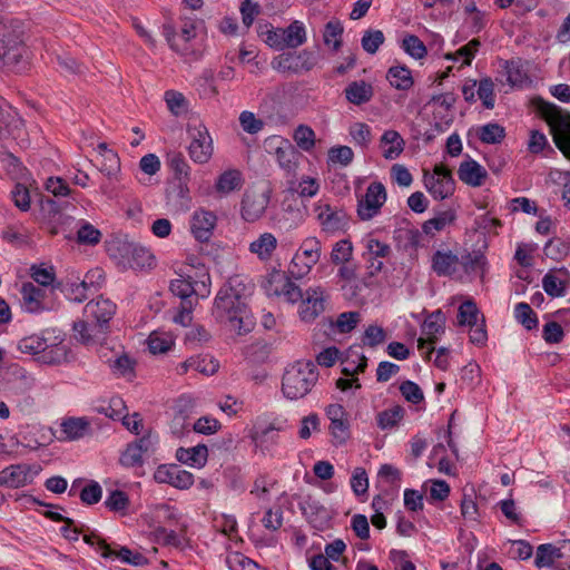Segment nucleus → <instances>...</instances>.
Listing matches in <instances>:
<instances>
[{"instance_id":"f257e3e1","label":"nucleus","mask_w":570,"mask_h":570,"mask_svg":"<svg viewBox=\"0 0 570 570\" xmlns=\"http://www.w3.org/2000/svg\"><path fill=\"white\" fill-rule=\"evenodd\" d=\"M253 291V284L236 275L229 277L218 291L213 306L215 320L225 324L238 335L248 334L255 325L248 308L247 298Z\"/></svg>"},{"instance_id":"f03ea898","label":"nucleus","mask_w":570,"mask_h":570,"mask_svg":"<svg viewBox=\"0 0 570 570\" xmlns=\"http://www.w3.org/2000/svg\"><path fill=\"white\" fill-rule=\"evenodd\" d=\"M116 304L99 296L88 302L83 308L86 321L73 324L75 337L83 344L101 343L109 327V321L116 314Z\"/></svg>"},{"instance_id":"7ed1b4c3","label":"nucleus","mask_w":570,"mask_h":570,"mask_svg":"<svg viewBox=\"0 0 570 570\" xmlns=\"http://www.w3.org/2000/svg\"><path fill=\"white\" fill-rule=\"evenodd\" d=\"M484 264L482 254L464 250L461 255L451 249H438L431 257V269L440 277L461 279L475 273Z\"/></svg>"},{"instance_id":"20e7f679","label":"nucleus","mask_w":570,"mask_h":570,"mask_svg":"<svg viewBox=\"0 0 570 570\" xmlns=\"http://www.w3.org/2000/svg\"><path fill=\"white\" fill-rule=\"evenodd\" d=\"M23 24L10 17H0V68L17 69L27 49L22 40Z\"/></svg>"},{"instance_id":"39448f33","label":"nucleus","mask_w":570,"mask_h":570,"mask_svg":"<svg viewBox=\"0 0 570 570\" xmlns=\"http://www.w3.org/2000/svg\"><path fill=\"white\" fill-rule=\"evenodd\" d=\"M532 106L550 127L556 146L570 158V112L541 97L533 98Z\"/></svg>"},{"instance_id":"423d86ee","label":"nucleus","mask_w":570,"mask_h":570,"mask_svg":"<svg viewBox=\"0 0 570 570\" xmlns=\"http://www.w3.org/2000/svg\"><path fill=\"white\" fill-rule=\"evenodd\" d=\"M318 380L317 366L312 361H297L286 367L282 379V392L288 400L306 396Z\"/></svg>"},{"instance_id":"0eeeda50","label":"nucleus","mask_w":570,"mask_h":570,"mask_svg":"<svg viewBox=\"0 0 570 570\" xmlns=\"http://www.w3.org/2000/svg\"><path fill=\"white\" fill-rule=\"evenodd\" d=\"M49 331L46 330L40 334H32L21 338L18 342V350L21 353L27 354H39L46 353L42 357L47 363H59L66 357V347L61 345L62 340L59 336H55L53 341L47 337Z\"/></svg>"},{"instance_id":"6e6552de","label":"nucleus","mask_w":570,"mask_h":570,"mask_svg":"<svg viewBox=\"0 0 570 570\" xmlns=\"http://www.w3.org/2000/svg\"><path fill=\"white\" fill-rule=\"evenodd\" d=\"M322 242L315 236H308L302 240L287 268L294 279L307 276L322 256Z\"/></svg>"},{"instance_id":"1a4fd4ad","label":"nucleus","mask_w":570,"mask_h":570,"mask_svg":"<svg viewBox=\"0 0 570 570\" xmlns=\"http://www.w3.org/2000/svg\"><path fill=\"white\" fill-rule=\"evenodd\" d=\"M534 564L538 568L552 567L554 570H570V540L540 544L537 548Z\"/></svg>"},{"instance_id":"9d476101","label":"nucleus","mask_w":570,"mask_h":570,"mask_svg":"<svg viewBox=\"0 0 570 570\" xmlns=\"http://www.w3.org/2000/svg\"><path fill=\"white\" fill-rule=\"evenodd\" d=\"M292 276L285 275L281 269L271 271L264 283V289L268 296H283L288 303L301 302L305 293L292 281Z\"/></svg>"},{"instance_id":"9b49d317","label":"nucleus","mask_w":570,"mask_h":570,"mask_svg":"<svg viewBox=\"0 0 570 570\" xmlns=\"http://www.w3.org/2000/svg\"><path fill=\"white\" fill-rule=\"evenodd\" d=\"M423 181L434 199L443 200L453 195L455 181L452 173L444 165H435L432 173L424 171Z\"/></svg>"},{"instance_id":"f8f14e48","label":"nucleus","mask_w":570,"mask_h":570,"mask_svg":"<svg viewBox=\"0 0 570 570\" xmlns=\"http://www.w3.org/2000/svg\"><path fill=\"white\" fill-rule=\"evenodd\" d=\"M387 198L386 189L380 181L371 183L364 195L357 199V217L367 222L377 216Z\"/></svg>"},{"instance_id":"ddd939ff","label":"nucleus","mask_w":570,"mask_h":570,"mask_svg":"<svg viewBox=\"0 0 570 570\" xmlns=\"http://www.w3.org/2000/svg\"><path fill=\"white\" fill-rule=\"evenodd\" d=\"M187 132L190 138V158L198 164L207 163L213 155V140L207 128L202 122H193L188 125Z\"/></svg>"},{"instance_id":"4468645a","label":"nucleus","mask_w":570,"mask_h":570,"mask_svg":"<svg viewBox=\"0 0 570 570\" xmlns=\"http://www.w3.org/2000/svg\"><path fill=\"white\" fill-rule=\"evenodd\" d=\"M362 245L364 248L362 257L365 262V267L370 276H375L382 272L384 259L391 256V246L373 237L371 234L362 239Z\"/></svg>"},{"instance_id":"2eb2a0df","label":"nucleus","mask_w":570,"mask_h":570,"mask_svg":"<svg viewBox=\"0 0 570 570\" xmlns=\"http://www.w3.org/2000/svg\"><path fill=\"white\" fill-rule=\"evenodd\" d=\"M19 294L21 308L26 313L40 314L53 308V304L47 298L46 291L31 282L22 283Z\"/></svg>"},{"instance_id":"dca6fc26","label":"nucleus","mask_w":570,"mask_h":570,"mask_svg":"<svg viewBox=\"0 0 570 570\" xmlns=\"http://www.w3.org/2000/svg\"><path fill=\"white\" fill-rule=\"evenodd\" d=\"M328 295L322 286L308 287L301 299L298 315L305 323H311L325 311Z\"/></svg>"},{"instance_id":"f3484780","label":"nucleus","mask_w":570,"mask_h":570,"mask_svg":"<svg viewBox=\"0 0 570 570\" xmlns=\"http://www.w3.org/2000/svg\"><path fill=\"white\" fill-rule=\"evenodd\" d=\"M157 441V435L149 432L129 443L120 456V463L126 468L141 466L144 455L155 451Z\"/></svg>"},{"instance_id":"a211bd4d","label":"nucleus","mask_w":570,"mask_h":570,"mask_svg":"<svg viewBox=\"0 0 570 570\" xmlns=\"http://www.w3.org/2000/svg\"><path fill=\"white\" fill-rule=\"evenodd\" d=\"M445 325V316L444 314L438 309L431 313L422 325V335L417 340V348L420 351L426 350L424 353L430 356V354L434 351V344L439 340V337L444 333Z\"/></svg>"},{"instance_id":"6ab92c4d","label":"nucleus","mask_w":570,"mask_h":570,"mask_svg":"<svg viewBox=\"0 0 570 570\" xmlns=\"http://www.w3.org/2000/svg\"><path fill=\"white\" fill-rule=\"evenodd\" d=\"M315 212L321 229L326 234L334 235L345 230L348 226V217L341 208L323 204L317 205Z\"/></svg>"},{"instance_id":"aec40b11","label":"nucleus","mask_w":570,"mask_h":570,"mask_svg":"<svg viewBox=\"0 0 570 570\" xmlns=\"http://www.w3.org/2000/svg\"><path fill=\"white\" fill-rule=\"evenodd\" d=\"M99 357L108 364L111 373L131 380L135 375V361L124 352L109 351L105 343H99Z\"/></svg>"},{"instance_id":"412c9836","label":"nucleus","mask_w":570,"mask_h":570,"mask_svg":"<svg viewBox=\"0 0 570 570\" xmlns=\"http://www.w3.org/2000/svg\"><path fill=\"white\" fill-rule=\"evenodd\" d=\"M154 480L157 483L169 484L179 490H187L194 484L193 473L183 470L177 464L159 465L154 473Z\"/></svg>"},{"instance_id":"4be33fe9","label":"nucleus","mask_w":570,"mask_h":570,"mask_svg":"<svg viewBox=\"0 0 570 570\" xmlns=\"http://www.w3.org/2000/svg\"><path fill=\"white\" fill-rule=\"evenodd\" d=\"M330 420L328 431L334 439V444H343L350 438V422L347 412L341 404H330L325 410Z\"/></svg>"},{"instance_id":"5701e85b","label":"nucleus","mask_w":570,"mask_h":570,"mask_svg":"<svg viewBox=\"0 0 570 570\" xmlns=\"http://www.w3.org/2000/svg\"><path fill=\"white\" fill-rule=\"evenodd\" d=\"M85 541L91 546H96V550L104 558H114L121 560L125 563L139 566L142 563L144 557L140 553H135L130 549L122 547L118 552L114 551L105 540L96 534L85 535Z\"/></svg>"},{"instance_id":"b1692460","label":"nucleus","mask_w":570,"mask_h":570,"mask_svg":"<svg viewBox=\"0 0 570 570\" xmlns=\"http://www.w3.org/2000/svg\"><path fill=\"white\" fill-rule=\"evenodd\" d=\"M217 223L216 215L207 209H196L190 219V232L194 237L204 243L213 236L214 228Z\"/></svg>"},{"instance_id":"393cba45","label":"nucleus","mask_w":570,"mask_h":570,"mask_svg":"<svg viewBox=\"0 0 570 570\" xmlns=\"http://www.w3.org/2000/svg\"><path fill=\"white\" fill-rule=\"evenodd\" d=\"M167 165L171 170L174 178L178 181V195L186 198L189 194L188 183L190 180V167L180 153H169L167 155Z\"/></svg>"},{"instance_id":"a878e982","label":"nucleus","mask_w":570,"mask_h":570,"mask_svg":"<svg viewBox=\"0 0 570 570\" xmlns=\"http://www.w3.org/2000/svg\"><path fill=\"white\" fill-rule=\"evenodd\" d=\"M122 252V265L125 267L140 271L149 268L154 264V255L149 249L140 245L126 244L121 248Z\"/></svg>"},{"instance_id":"bb28decb","label":"nucleus","mask_w":570,"mask_h":570,"mask_svg":"<svg viewBox=\"0 0 570 570\" xmlns=\"http://www.w3.org/2000/svg\"><path fill=\"white\" fill-rule=\"evenodd\" d=\"M275 157L287 179L295 178L297 176L298 163L302 155L293 145L287 140L281 139L279 146L275 149Z\"/></svg>"},{"instance_id":"cd10ccee","label":"nucleus","mask_w":570,"mask_h":570,"mask_svg":"<svg viewBox=\"0 0 570 570\" xmlns=\"http://www.w3.org/2000/svg\"><path fill=\"white\" fill-rule=\"evenodd\" d=\"M269 197L265 193L247 191L242 200V217L246 222L254 223L265 213Z\"/></svg>"},{"instance_id":"c85d7f7f","label":"nucleus","mask_w":570,"mask_h":570,"mask_svg":"<svg viewBox=\"0 0 570 570\" xmlns=\"http://www.w3.org/2000/svg\"><path fill=\"white\" fill-rule=\"evenodd\" d=\"M379 147L384 159L395 160L403 154L405 140L399 131L387 129L380 137Z\"/></svg>"},{"instance_id":"c756f323","label":"nucleus","mask_w":570,"mask_h":570,"mask_svg":"<svg viewBox=\"0 0 570 570\" xmlns=\"http://www.w3.org/2000/svg\"><path fill=\"white\" fill-rule=\"evenodd\" d=\"M459 179L471 187H480L488 178V171L476 160L468 158L458 169Z\"/></svg>"},{"instance_id":"7c9ffc66","label":"nucleus","mask_w":570,"mask_h":570,"mask_svg":"<svg viewBox=\"0 0 570 570\" xmlns=\"http://www.w3.org/2000/svg\"><path fill=\"white\" fill-rule=\"evenodd\" d=\"M278 240L273 233L265 232L249 243L248 250L261 262H269L277 249Z\"/></svg>"},{"instance_id":"2f4dec72","label":"nucleus","mask_w":570,"mask_h":570,"mask_svg":"<svg viewBox=\"0 0 570 570\" xmlns=\"http://www.w3.org/2000/svg\"><path fill=\"white\" fill-rule=\"evenodd\" d=\"M218 362L210 356H191L176 366V373L184 375L195 371L205 375H213L218 371Z\"/></svg>"},{"instance_id":"473e14b6","label":"nucleus","mask_w":570,"mask_h":570,"mask_svg":"<svg viewBox=\"0 0 570 570\" xmlns=\"http://www.w3.org/2000/svg\"><path fill=\"white\" fill-rule=\"evenodd\" d=\"M278 431L274 424L268 425H255L250 432L249 438L262 453L271 450L278 441Z\"/></svg>"},{"instance_id":"72a5a7b5","label":"nucleus","mask_w":570,"mask_h":570,"mask_svg":"<svg viewBox=\"0 0 570 570\" xmlns=\"http://www.w3.org/2000/svg\"><path fill=\"white\" fill-rule=\"evenodd\" d=\"M569 282V273L566 268L558 272L550 271L542 278V287L551 297H561L566 295V287Z\"/></svg>"},{"instance_id":"f704fd0d","label":"nucleus","mask_w":570,"mask_h":570,"mask_svg":"<svg viewBox=\"0 0 570 570\" xmlns=\"http://www.w3.org/2000/svg\"><path fill=\"white\" fill-rule=\"evenodd\" d=\"M6 487L18 489L32 482L31 468L28 464H14L2 470Z\"/></svg>"},{"instance_id":"c9c22d12","label":"nucleus","mask_w":570,"mask_h":570,"mask_svg":"<svg viewBox=\"0 0 570 570\" xmlns=\"http://www.w3.org/2000/svg\"><path fill=\"white\" fill-rule=\"evenodd\" d=\"M208 458L207 446L204 444H198L191 448H178L176 450V459L186 465L193 468H203Z\"/></svg>"},{"instance_id":"e433bc0d","label":"nucleus","mask_w":570,"mask_h":570,"mask_svg":"<svg viewBox=\"0 0 570 570\" xmlns=\"http://www.w3.org/2000/svg\"><path fill=\"white\" fill-rule=\"evenodd\" d=\"M348 102L361 106L368 102L373 97V87L364 80L353 81L344 89Z\"/></svg>"},{"instance_id":"4c0bfd02","label":"nucleus","mask_w":570,"mask_h":570,"mask_svg":"<svg viewBox=\"0 0 570 570\" xmlns=\"http://www.w3.org/2000/svg\"><path fill=\"white\" fill-rule=\"evenodd\" d=\"M283 35L286 49H296L307 41L306 26L301 20H294L283 28Z\"/></svg>"},{"instance_id":"58836bf2","label":"nucleus","mask_w":570,"mask_h":570,"mask_svg":"<svg viewBox=\"0 0 570 570\" xmlns=\"http://www.w3.org/2000/svg\"><path fill=\"white\" fill-rule=\"evenodd\" d=\"M287 189L296 193L299 197H314L320 190V181L309 176H303L299 180L295 178L287 179Z\"/></svg>"},{"instance_id":"ea45409f","label":"nucleus","mask_w":570,"mask_h":570,"mask_svg":"<svg viewBox=\"0 0 570 570\" xmlns=\"http://www.w3.org/2000/svg\"><path fill=\"white\" fill-rule=\"evenodd\" d=\"M259 38L272 49L283 51L286 45L283 35V28H276L271 23H261L257 28Z\"/></svg>"},{"instance_id":"a19ab883","label":"nucleus","mask_w":570,"mask_h":570,"mask_svg":"<svg viewBox=\"0 0 570 570\" xmlns=\"http://www.w3.org/2000/svg\"><path fill=\"white\" fill-rule=\"evenodd\" d=\"M503 67L509 85L523 87L530 82L528 71L521 59L508 60L504 62Z\"/></svg>"},{"instance_id":"79ce46f5","label":"nucleus","mask_w":570,"mask_h":570,"mask_svg":"<svg viewBox=\"0 0 570 570\" xmlns=\"http://www.w3.org/2000/svg\"><path fill=\"white\" fill-rule=\"evenodd\" d=\"M89 422L83 417H70L61 423L62 440L73 441L85 436Z\"/></svg>"},{"instance_id":"37998d69","label":"nucleus","mask_w":570,"mask_h":570,"mask_svg":"<svg viewBox=\"0 0 570 570\" xmlns=\"http://www.w3.org/2000/svg\"><path fill=\"white\" fill-rule=\"evenodd\" d=\"M386 79L399 90H409L413 86L411 70L405 66H393L389 69Z\"/></svg>"},{"instance_id":"c03bdc74","label":"nucleus","mask_w":570,"mask_h":570,"mask_svg":"<svg viewBox=\"0 0 570 570\" xmlns=\"http://www.w3.org/2000/svg\"><path fill=\"white\" fill-rule=\"evenodd\" d=\"M456 218L454 209H446L438 213L433 218L426 220L422 229L425 234L433 235L435 232L443 230L446 226L451 225Z\"/></svg>"},{"instance_id":"a18cd8bd","label":"nucleus","mask_w":570,"mask_h":570,"mask_svg":"<svg viewBox=\"0 0 570 570\" xmlns=\"http://www.w3.org/2000/svg\"><path fill=\"white\" fill-rule=\"evenodd\" d=\"M404 409L401 405H394L390 409L381 411L376 415V423L381 430H391L403 420Z\"/></svg>"},{"instance_id":"49530a36","label":"nucleus","mask_w":570,"mask_h":570,"mask_svg":"<svg viewBox=\"0 0 570 570\" xmlns=\"http://www.w3.org/2000/svg\"><path fill=\"white\" fill-rule=\"evenodd\" d=\"M174 345V337L168 332L154 331L148 336V347L153 354L168 352Z\"/></svg>"},{"instance_id":"de8ad7c7","label":"nucleus","mask_w":570,"mask_h":570,"mask_svg":"<svg viewBox=\"0 0 570 570\" xmlns=\"http://www.w3.org/2000/svg\"><path fill=\"white\" fill-rule=\"evenodd\" d=\"M344 28L341 21L331 20L325 24L323 32V40L326 46H332L334 51H337L342 46V35Z\"/></svg>"},{"instance_id":"09e8293b","label":"nucleus","mask_w":570,"mask_h":570,"mask_svg":"<svg viewBox=\"0 0 570 570\" xmlns=\"http://www.w3.org/2000/svg\"><path fill=\"white\" fill-rule=\"evenodd\" d=\"M395 237L405 250H415L421 246L422 233L416 228H400Z\"/></svg>"},{"instance_id":"8fccbe9b","label":"nucleus","mask_w":570,"mask_h":570,"mask_svg":"<svg viewBox=\"0 0 570 570\" xmlns=\"http://www.w3.org/2000/svg\"><path fill=\"white\" fill-rule=\"evenodd\" d=\"M242 185V175L238 170H227L223 173L216 183V189L219 193L228 194L238 189Z\"/></svg>"},{"instance_id":"3c124183","label":"nucleus","mask_w":570,"mask_h":570,"mask_svg":"<svg viewBox=\"0 0 570 570\" xmlns=\"http://www.w3.org/2000/svg\"><path fill=\"white\" fill-rule=\"evenodd\" d=\"M197 282H191L190 276H188L187 278H177L171 281L170 291L175 296L180 297L181 301H190L189 298L194 294H197Z\"/></svg>"},{"instance_id":"603ef678","label":"nucleus","mask_w":570,"mask_h":570,"mask_svg":"<svg viewBox=\"0 0 570 570\" xmlns=\"http://www.w3.org/2000/svg\"><path fill=\"white\" fill-rule=\"evenodd\" d=\"M478 136L484 144H499L505 137V130L501 125L490 122L480 127Z\"/></svg>"},{"instance_id":"864d4df0","label":"nucleus","mask_w":570,"mask_h":570,"mask_svg":"<svg viewBox=\"0 0 570 570\" xmlns=\"http://www.w3.org/2000/svg\"><path fill=\"white\" fill-rule=\"evenodd\" d=\"M353 255V245L350 239H341L333 245L331 261L335 265L346 264Z\"/></svg>"},{"instance_id":"5fc2aeb1","label":"nucleus","mask_w":570,"mask_h":570,"mask_svg":"<svg viewBox=\"0 0 570 570\" xmlns=\"http://www.w3.org/2000/svg\"><path fill=\"white\" fill-rule=\"evenodd\" d=\"M296 145L304 151H309L315 146V132L306 125H299L293 135Z\"/></svg>"},{"instance_id":"6e6d98bb","label":"nucleus","mask_w":570,"mask_h":570,"mask_svg":"<svg viewBox=\"0 0 570 570\" xmlns=\"http://www.w3.org/2000/svg\"><path fill=\"white\" fill-rule=\"evenodd\" d=\"M514 316L527 330H533L539 324L535 313L527 303H518L515 305Z\"/></svg>"},{"instance_id":"4d7b16f0","label":"nucleus","mask_w":570,"mask_h":570,"mask_svg":"<svg viewBox=\"0 0 570 570\" xmlns=\"http://www.w3.org/2000/svg\"><path fill=\"white\" fill-rule=\"evenodd\" d=\"M480 46H481L480 40L472 39L465 46L458 49L454 53L448 55L446 59L454 60V61L462 59L463 66H470L475 53L478 52Z\"/></svg>"},{"instance_id":"13d9d810","label":"nucleus","mask_w":570,"mask_h":570,"mask_svg":"<svg viewBox=\"0 0 570 570\" xmlns=\"http://www.w3.org/2000/svg\"><path fill=\"white\" fill-rule=\"evenodd\" d=\"M478 316L479 308L473 301L469 299L460 305L458 313V321L460 325H469L472 327L476 325Z\"/></svg>"},{"instance_id":"bf43d9fd","label":"nucleus","mask_w":570,"mask_h":570,"mask_svg":"<svg viewBox=\"0 0 570 570\" xmlns=\"http://www.w3.org/2000/svg\"><path fill=\"white\" fill-rule=\"evenodd\" d=\"M30 276L41 286L52 285L56 278L55 268L45 264L32 265L30 267Z\"/></svg>"},{"instance_id":"052dcab7","label":"nucleus","mask_w":570,"mask_h":570,"mask_svg":"<svg viewBox=\"0 0 570 570\" xmlns=\"http://www.w3.org/2000/svg\"><path fill=\"white\" fill-rule=\"evenodd\" d=\"M385 37L381 30H366L362 37L361 43L364 51L370 55L376 53L384 43Z\"/></svg>"},{"instance_id":"680f3d73","label":"nucleus","mask_w":570,"mask_h":570,"mask_svg":"<svg viewBox=\"0 0 570 570\" xmlns=\"http://www.w3.org/2000/svg\"><path fill=\"white\" fill-rule=\"evenodd\" d=\"M403 50L414 59H422L428 50L423 41L414 35L406 36L402 41Z\"/></svg>"},{"instance_id":"e2e57ef3","label":"nucleus","mask_w":570,"mask_h":570,"mask_svg":"<svg viewBox=\"0 0 570 570\" xmlns=\"http://www.w3.org/2000/svg\"><path fill=\"white\" fill-rule=\"evenodd\" d=\"M476 94L487 109L494 107V83L491 78H482L478 83Z\"/></svg>"},{"instance_id":"0e129e2a","label":"nucleus","mask_w":570,"mask_h":570,"mask_svg":"<svg viewBox=\"0 0 570 570\" xmlns=\"http://www.w3.org/2000/svg\"><path fill=\"white\" fill-rule=\"evenodd\" d=\"M350 136L353 141L361 146L367 147L372 139L371 127L365 122H355L350 127Z\"/></svg>"},{"instance_id":"69168bd1","label":"nucleus","mask_w":570,"mask_h":570,"mask_svg":"<svg viewBox=\"0 0 570 570\" xmlns=\"http://www.w3.org/2000/svg\"><path fill=\"white\" fill-rule=\"evenodd\" d=\"M105 505L114 512H125L129 507L128 495L120 490H114L105 501Z\"/></svg>"},{"instance_id":"338daca9","label":"nucleus","mask_w":570,"mask_h":570,"mask_svg":"<svg viewBox=\"0 0 570 570\" xmlns=\"http://www.w3.org/2000/svg\"><path fill=\"white\" fill-rule=\"evenodd\" d=\"M239 124L247 134H258L264 128V121L255 116L254 112L244 110L239 115Z\"/></svg>"},{"instance_id":"774afa93","label":"nucleus","mask_w":570,"mask_h":570,"mask_svg":"<svg viewBox=\"0 0 570 570\" xmlns=\"http://www.w3.org/2000/svg\"><path fill=\"white\" fill-rule=\"evenodd\" d=\"M230 570H261L258 564L242 553H234L227 558Z\"/></svg>"}]
</instances>
